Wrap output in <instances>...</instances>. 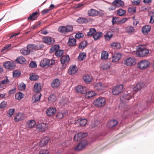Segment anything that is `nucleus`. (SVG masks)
Listing matches in <instances>:
<instances>
[{"label": "nucleus", "instance_id": "obj_1", "mask_svg": "<svg viewBox=\"0 0 154 154\" xmlns=\"http://www.w3.org/2000/svg\"><path fill=\"white\" fill-rule=\"evenodd\" d=\"M106 103V99L100 97L94 100L93 102L94 105L96 107H100L104 106Z\"/></svg>", "mask_w": 154, "mask_h": 154}, {"label": "nucleus", "instance_id": "obj_2", "mask_svg": "<svg viewBox=\"0 0 154 154\" xmlns=\"http://www.w3.org/2000/svg\"><path fill=\"white\" fill-rule=\"evenodd\" d=\"M73 29V27L72 26H62L59 27L58 30L60 33L66 34L71 32Z\"/></svg>", "mask_w": 154, "mask_h": 154}, {"label": "nucleus", "instance_id": "obj_3", "mask_svg": "<svg viewBox=\"0 0 154 154\" xmlns=\"http://www.w3.org/2000/svg\"><path fill=\"white\" fill-rule=\"evenodd\" d=\"M150 62L147 60H141L137 64L138 67L141 69H144L147 68L150 65Z\"/></svg>", "mask_w": 154, "mask_h": 154}, {"label": "nucleus", "instance_id": "obj_4", "mask_svg": "<svg viewBox=\"0 0 154 154\" xmlns=\"http://www.w3.org/2000/svg\"><path fill=\"white\" fill-rule=\"evenodd\" d=\"M138 49H139V50L135 53L136 56L137 57L145 56L149 53V50L146 48H140L138 47Z\"/></svg>", "mask_w": 154, "mask_h": 154}, {"label": "nucleus", "instance_id": "obj_5", "mask_svg": "<svg viewBox=\"0 0 154 154\" xmlns=\"http://www.w3.org/2000/svg\"><path fill=\"white\" fill-rule=\"evenodd\" d=\"M123 85H117L112 89V93L114 95H118L122 91Z\"/></svg>", "mask_w": 154, "mask_h": 154}, {"label": "nucleus", "instance_id": "obj_6", "mask_svg": "<svg viewBox=\"0 0 154 154\" xmlns=\"http://www.w3.org/2000/svg\"><path fill=\"white\" fill-rule=\"evenodd\" d=\"M3 66L6 69L10 70L14 69L16 67V65L14 62L10 61H7L4 62Z\"/></svg>", "mask_w": 154, "mask_h": 154}, {"label": "nucleus", "instance_id": "obj_7", "mask_svg": "<svg viewBox=\"0 0 154 154\" xmlns=\"http://www.w3.org/2000/svg\"><path fill=\"white\" fill-rule=\"evenodd\" d=\"M87 144V142L86 140H83L78 144L75 148V150L77 151H81L85 147Z\"/></svg>", "mask_w": 154, "mask_h": 154}, {"label": "nucleus", "instance_id": "obj_8", "mask_svg": "<svg viewBox=\"0 0 154 154\" xmlns=\"http://www.w3.org/2000/svg\"><path fill=\"white\" fill-rule=\"evenodd\" d=\"M136 63V59L133 57H129L124 61L125 64L127 66L134 65Z\"/></svg>", "mask_w": 154, "mask_h": 154}, {"label": "nucleus", "instance_id": "obj_9", "mask_svg": "<svg viewBox=\"0 0 154 154\" xmlns=\"http://www.w3.org/2000/svg\"><path fill=\"white\" fill-rule=\"evenodd\" d=\"M43 42L49 45L54 44L55 42L54 38L50 36H45L43 38Z\"/></svg>", "mask_w": 154, "mask_h": 154}, {"label": "nucleus", "instance_id": "obj_10", "mask_svg": "<svg viewBox=\"0 0 154 154\" xmlns=\"http://www.w3.org/2000/svg\"><path fill=\"white\" fill-rule=\"evenodd\" d=\"M76 91L81 94H85L86 93L87 88L85 86L79 85L75 88Z\"/></svg>", "mask_w": 154, "mask_h": 154}, {"label": "nucleus", "instance_id": "obj_11", "mask_svg": "<svg viewBox=\"0 0 154 154\" xmlns=\"http://www.w3.org/2000/svg\"><path fill=\"white\" fill-rule=\"evenodd\" d=\"M48 126L47 124L44 123H41L38 124L36 126V129L39 131L43 132L47 128Z\"/></svg>", "mask_w": 154, "mask_h": 154}, {"label": "nucleus", "instance_id": "obj_12", "mask_svg": "<svg viewBox=\"0 0 154 154\" xmlns=\"http://www.w3.org/2000/svg\"><path fill=\"white\" fill-rule=\"evenodd\" d=\"M87 122V119H79L76 120L75 122V124L77 127L85 125Z\"/></svg>", "mask_w": 154, "mask_h": 154}, {"label": "nucleus", "instance_id": "obj_13", "mask_svg": "<svg viewBox=\"0 0 154 154\" xmlns=\"http://www.w3.org/2000/svg\"><path fill=\"white\" fill-rule=\"evenodd\" d=\"M99 12L96 9L91 8L88 11V14L89 16L95 17L97 16Z\"/></svg>", "mask_w": 154, "mask_h": 154}, {"label": "nucleus", "instance_id": "obj_14", "mask_svg": "<svg viewBox=\"0 0 154 154\" xmlns=\"http://www.w3.org/2000/svg\"><path fill=\"white\" fill-rule=\"evenodd\" d=\"M25 118V115L23 113L19 112L16 114L14 117V120L15 122H17L24 120Z\"/></svg>", "mask_w": 154, "mask_h": 154}, {"label": "nucleus", "instance_id": "obj_15", "mask_svg": "<svg viewBox=\"0 0 154 154\" xmlns=\"http://www.w3.org/2000/svg\"><path fill=\"white\" fill-rule=\"evenodd\" d=\"M56 108L49 107L46 110V112L47 115L49 116H54L56 112Z\"/></svg>", "mask_w": 154, "mask_h": 154}, {"label": "nucleus", "instance_id": "obj_16", "mask_svg": "<svg viewBox=\"0 0 154 154\" xmlns=\"http://www.w3.org/2000/svg\"><path fill=\"white\" fill-rule=\"evenodd\" d=\"M108 3L114 5L117 7H122L124 5V2L121 0H114L112 3L108 2Z\"/></svg>", "mask_w": 154, "mask_h": 154}, {"label": "nucleus", "instance_id": "obj_17", "mask_svg": "<svg viewBox=\"0 0 154 154\" xmlns=\"http://www.w3.org/2000/svg\"><path fill=\"white\" fill-rule=\"evenodd\" d=\"M60 84V82L59 79H54L51 83V86L53 88H56L58 87Z\"/></svg>", "mask_w": 154, "mask_h": 154}, {"label": "nucleus", "instance_id": "obj_18", "mask_svg": "<svg viewBox=\"0 0 154 154\" xmlns=\"http://www.w3.org/2000/svg\"><path fill=\"white\" fill-rule=\"evenodd\" d=\"M68 113V112L66 110L62 111L57 114L56 117L58 119H61L67 115Z\"/></svg>", "mask_w": 154, "mask_h": 154}, {"label": "nucleus", "instance_id": "obj_19", "mask_svg": "<svg viewBox=\"0 0 154 154\" xmlns=\"http://www.w3.org/2000/svg\"><path fill=\"white\" fill-rule=\"evenodd\" d=\"M50 60L48 59L44 58L40 62V66L43 67L46 66H49Z\"/></svg>", "mask_w": 154, "mask_h": 154}, {"label": "nucleus", "instance_id": "obj_20", "mask_svg": "<svg viewBox=\"0 0 154 154\" xmlns=\"http://www.w3.org/2000/svg\"><path fill=\"white\" fill-rule=\"evenodd\" d=\"M78 69L75 65L70 66L68 70V73L70 75L75 74L77 72Z\"/></svg>", "mask_w": 154, "mask_h": 154}, {"label": "nucleus", "instance_id": "obj_21", "mask_svg": "<svg viewBox=\"0 0 154 154\" xmlns=\"http://www.w3.org/2000/svg\"><path fill=\"white\" fill-rule=\"evenodd\" d=\"M122 55V54L119 52L115 54L114 56L112 57V61L113 62H118L120 59Z\"/></svg>", "mask_w": 154, "mask_h": 154}, {"label": "nucleus", "instance_id": "obj_22", "mask_svg": "<svg viewBox=\"0 0 154 154\" xmlns=\"http://www.w3.org/2000/svg\"><path fill=\"white\" fill-rule=\"evenodd\" d=\"M151 27L149 25H145L142 28V32L144 35H147L149 32Z\"/></svg>", "mask_w": 154, "mask_h": 154}, {"label": "nucleus", "instance_id": "obj_23", "mask_svg": "<svg viewBox=\"0 0 154 154\" xmlns=\"http://www.w3.org/2000/svg\"><path fill=\"white\" fill-rule=\"evenodd\" d=\"M41 88V85L40 83H35L34 85L33 90L34 92L36 93H40Z\"/></svg>", "mask_w": 154, "mask_h": 154}, {"label": "nucleus", "instance_id": "obj_24", "mask_svg": "<svg viewBox=\"0 0 154 154\" xmlns=\"http://www.w3.org/2000/svg\"><path fill=\"white\" fill-rule=\"evenodd\" d=\"M42 95L40 93H36L32 97V102L35 103L40 100Z\"/></svg>", "mask_w": 154, "mask_h": 154}, {"label": "nucleus", "instance_id": "obj_25", "mask_svg": "<svg viewBox=\"0 0 154 154\" xmlns=\"http://www.w3.org/2000/svg\"><path fill=\"white\" fill-rule=\"evenodd\" d=\"M118 122L115 120H111L107 123V126L109 128H112L116 126L118 124Z\"/></svg>", "mask_w": 154, "mask_h": 154}, {"label": "nucleus", "instance_id": "obj_26", "mask_svg": "<svg viewBox=\"0 0 154 154\" xmlns=\"http://www.w3.org/2000/svg\"><path fill=\"white\" fill-rule=\"evenodd\" d=\"M69 60V57L68 55H66L62 56L60 59L61 63L63 66L65 63L68 62Z\"/></svg>", "mask_w": 154, "mask_h": 154}, {"label": "nucleus", "instance_id": "obj_27", "mask_svg": "<svg viewBox=\"0 0 154 154\" xmlns=\"http://www.w3.org/2000/svg\"><path fill=\"white\" fill-rule=\"evenodd\" d=\"M50 139L48 137H46L42 139L39 143V145L41 146H43L48 143Z\"/></svg>", "mask_w": 154, "mask_h": 154}, {"label": "nucleus", "instance_id": "obj_28", "mask_svg": "<svg viewBox=\"0 0 154 154\" xmlns=\"http://www.w3.org/2000/svg\"><path fill=\"white\" fill-rule=\"evenodd\" d=\"M77 23L80 24L86 23L88 22V20L85 17H79L77 20Z\"/></svg>", "mask_w": 154, "mask_h": 154}, {"label": "nucleus", "instance_id": "obj_29", "mask_svg": "<svg viewBox=\"0 0 154 154\" xmlns=\"http://www.w3.org/2000/svg\"><path fill=\"white\" fill-rule=\"evenodd\" d=\"M144 84L142 82H140L138 83L137 84L136 87L133 88V90L134 91H137L144 87Z\"/></svg>", "mask_w": 154, "mask_h": 154}, {"label": "nucleus", "instance_id": "obj_30", "mask_svg": "<svg viewBox=\"0 0 154 154\" xmlns=\"http://www.w3.org/2000/svg\"><path fill=\"white\" fill-rule=\"evenodd\" d=\"M94 88L95 89L99 91L103 90L104 88V87L103 85H102L101 83L99 82L94 85Z\"/></svg>", "mask_w": 154, "mask_h": 154}, {"label": "nucleus", "instance_id": "obj_31", "mask_svg": "<svg viewBox=\"0 0 154 154\" xmlns=\"http://www.w3.org/2000/svg\"><path fill=\"white\" fill-rule=\"evenodd\" d=\"M109 47L112 49H119L121 47V44L119 42H112L109 45Z\"/></svg>", "mask_w": 154, "mask_h": 154}, {"label": "nucleus", "instance_id": "obj_32", "mask_svg": "<svg viewBox=\"0 0 154 154\" xmlns=\"http://www.w3.org/2000/svg\"><path fill=\"white\" fill-rule=\"evenodd\" d=\"M21 54L24 55H26L29 54L30 52V50L26 48H23L20 50Z\"/></svg>", "mask_w": 154, "mask_h": 154}, {"label": "nucleus", "instance_id": "obj_33", "mask_svg": "<svg viewBox=\"0 0 154 154\" xmlns=\"http://www.w3.org/2000/svg\"><path fill=\"white\" fill-rule=\"evenodd\" d=\"M76 40L73 38H69L68 42V44L70 46H73L75 45Z\"/></svg>", "mask_w": 154, "mask_h": 154}, {"label": "nucleus", "instance_id": "obj_34", "mask_svg": "<svg viewBox=\"0 0 154 154\" xmlns=\"http://www.w3.org/2000/svg\"><path fill=\"white\" fill-rule=\"evenodd\" d=\"M36 124V122L34 120H30L28 121L26 127L27 128H31L34 126Z\"/></svg>", "mask_w": 154, "mask_h": 154}, {"label": "nucleus", "instance_id": "obj_35", "mask_svg": "<svg viewBox=\"0 0 154 154\" xmlns=\"http://www.w3.org/2000/svg\"><path fill=\"white\" fill-rule=\"evenodd\" d=\"M113 35L112 32H107L104 35L105 39L106 41H109Z\"/></svg>", "mask_w": 154, "mask_h": 154}, {"label": "nucleus", "instance_id": "obj_36", "mask_svg": "<svg viewBox=\"0 0 154 154\" xmlns=\"http://www.w3.org/2000/svg\"><path fill=\"white\" fill-rule=\"evenodd\" d=\"M26 61L25 58L22 56H20L17 58L16 61L18 63L22 64L24 63Z\"/></svg>", "mask_w": 154, "mask_h": 154}, {"label": "nucleus", "instance_id": "obj_37", "mask_svg": "<svg viewBox=\"0 0 154 154\" xmlns=\"http://www.w3.org/2000/svg\"><path fill=\"white\" fill-rule=\"evenodd\" d=\"M108 55L109 54L107 51H103L101 53V58L102 60H106L108 58Z\"/></svg>", "mask_w": 154, "mask_h": 154}, {"label": "nucleus", "instance_id": "obj_38", "mask_svg": "<svg viewBox=\"0 0 154 154\" xmlns=\"http://www.w3.org/2000/svg\"><path fill=\"white\" fill-rule=\"evenodd\" d=\"M38 14V12L37 11L32 13L28 17V20H34L36 19L37 17V15Z\"/></svg>", "mask_w": 154, "mask_h": 154}, {"label": "nucleus", "instance_id": "obj_39", "mask_svg": "<svg viewBox=\"0 0 154 154\" xmlns=\"http://www.w3.org/2000/svg\"><path fill=\"white\" fill-rule=\"evenodd\" d=\"M102 33L100 32H96L93 35V38L95 40H96L100 38L102 35Z\"/></svg>", "mask_w": 154, "mask_h": 154}, {"label": "nucleus", "instance_id": "obj_40", "mask_svg": "<svg viewBox=\"0 0 154 154\" xmlns=\"http://www.w3.org/2000/svg\"><path fill=\"white\" fill-rule=\"evenodd\" d=\"M24 96L23 94L19 92L15 94V98L16 99L20 100Z\"/></svg>", "mask_w": 154, "mask_h": 154}, {"label": "nucleus", "instance_id": "obj_41", "mask_svg": "<svg viewBox=\"0 0 154 154\" xmlns=\"http://www.w3.org/2000/svg\"><path fill=\"white\" fill-rule=\"evenodd\" d=\"M96 95L94 91H90L87 92L85 94V97L88 98H90Z\"/></svg>", "mask_w": 154, "mask_h": 154}, {"label": "nucleus", "instance_id": "obj_42", "mask_svg": "<svg viewBox=\"0 0 154 154\" xmlns=\"http://www.w3.org/2000/svg\"><path fill=\"white\" fill-rule=\"evenodd\" d=\"M83 79L86 82H91L92 79L91 77L88 74L85 75L83 77Z\"/></svg>", "mask_w": 154, "mask_h": 154}, {"label": "nucleus", "instance_id": "obj_43", "mask_svg": "<svg viewBox=\"0 0 154 154\" xmlns=\"http://www.w3.org/2000/svg\"><path fill=\"white\" fill-rule=\"evenodd\" d=\"M136 8L134 6L129 7L128 9V12L130 14H133L136 12Z\"/></svg>", "mask_w": 154, "mask_h": 154}, {"label": "nucleus", "instance_id": "obj_44", "mask_svg": "<svg viewBox=\"0 0 154 154\" xmlns=\"http://www.w3.org/2000/svg\"><path fill=\"white\" fill-rule=\"evenodd\" d=\"M39 78V76L35 73H32L30 75L29 79L31 81H35Z\"/></svg>", "mask_w": 154, "mask_h": 154}, {"label": "nucleus", "instance_id": "obj_45", "mask_svg": "<svg viewBox=\"0 0 154 154\" xmlns=\"http://www.w3.org/2000/svg\"><path fill=\"white\" fill-rule=\"evenodd\" d=\"M86 54L85 52H82L79 54L78 57V59L79 61L83 60L86 57Z\"/></svg>", "mask_w": 154, "mask_h": 154}, {"label": "nucleus", "instance_id": "obj_46", "mask_svg": "<svg viewBox=\"0 0 154 154\" xmlns=\"http://www.w3.org/2000/svg\"><path fill=\"white\" fill-rule=\"evenodd\" d=\"M21 74V72L19 70H14L13 72V77L14 78L19 77L20 76Z\"/></svg>", "mask_w": 154, "mask_h": 154}, {"label": "nucleus", "instance_id": "obj_47", "mask_svg": "<svg viewBox=\"0 0 154 154\" xmlns=\"http://www.w3.org/2000/svg\"><path fill=\"white\" fill-rule=\"evenodd\" d=\"M64 53V51L58 49L55 52V55L58 57L61 56Z\"/></svg>", "mask_w": 154, "mask_h": 154}, {"label": "nucleus", "instance_id": "obj_48", "mask_svg": "<svg viewBox=\"0 0 154 154\" xmlns=\"http://www.w3.org/2000/svg\"><path fill=\"white\" fill-rule=\"evenodd\" d=\"M59 46L57 45H53L50 49V53H53L56 50L59 49Z\"/></svg>", "mask_w": 154, "mask_h": 154}, {"label": "nucleus", "instance_id": "obj_49", "mask_svg": "<svg viewBox=\"0 0 154 154\" xmlns=\"http://www.w3.org/2000/svg\"><path fill=\"white\" fill-rule=\"evenodd\" d=\"M126 31L128 33L131 34L134 32L135 29L133 27L129 26L127 27Z\"/></svg>", "mask_w": 154, "mask_h": 154}, {"label": "nucleus", "instance_id": "obj_50", "mask_svg": "<svg viewBox=\"0 0 154 154\" xmlns=\"http://www.w3.org/2000/svg\"><path fill=\"white\" fill-rule=\"evenodd\" d=\"M126 12V10L120 9L117 11V14L119 16H122L124 15Z\"/></svg>", "mask_w": 154, "mask_h": 154}, {"label": "nucleus", "instance_id": "obj_51", "mask_svg": "<svg viewBox=\"0 0 154 154\" xmlns=\"http://www.w3.org/2000/svg\"><path fill=\"white\" fill-rule=\"evenodd\" d=\"M56 97L54 94H51L48 97V100L52 102H54L56 100Z\"/></svg>", "mask_w": 154, "mask_h": 154}, {"label": "nucleus", "instance_id": "obj_52", "mask_svg": "<svg viewBox=\"0 0 154 154\" xmlns=\"http://www.w3.org/2000/svg\"><path fill=\"white\" fill-rule=\"evenodd\" d=\"M87 42L85 41H82L79 46V49L84 48L86 46Z\"/></svg>", "mask_w": 154, "mask_h": 154}, {"label": "nucleus", "instance_id": "obj_53", "mask_svg": "<svg viewBox=\"0 0 154 154\" xmlns=\"http://www.w3.org/2000/svg\"><path fill=\"white\" fill-rule=\"evenodd\" d=\"M96 32V30L94 28H91L88 32L87 33V35L88 36H91L93 35V34Z\"/></svg>", "mask_w": 154, "mask_h": 154}, {"label": "nucleus", "instance_id": "obj_54", "mask_svg": "<svg viewBox=\"0 0 154 154\" xmlns=\"http://www.w3.org/2000/svg\"><path fill=\"white\" fill-rule=\"evenodd\" d=\"M87 133H79L77 134V136L82 139L87 135Z\"/></svg>", "mask_w": 154, "mask_h": 154}, {"label": "nucleus", "instance_id": "obj_55", "mask_svg": "<svg viewBox=\"0 0 154 154\" xmlns=\"http://www.w3.org/2000/svg\"><path fill=\"white\" fill-rule=\"evenodd\" d=\"M15 111V109H10L7 113V116L8 117H11Z\"/></svg>", "mask_w": 154, "mask_h": 154}, {"label": "nucleus", "instance_id": "obj_56", "mask_svg": "<svg viewBox=\"0 0 154 154\" xmlns=\"http://www.w3.org/2000/svg\"><path fill=\"white\" fill-rule=\"evenodd\" d=\"M154 22V10L151 11V14L150 17V23H153Z\"/></svg>", "mask_w": 154, "mask_h": 154}, {"label": "nucleus", "instance_id": "obj_57", "mask_svg": "<svg viewBox=\"0 0 154 154\" xmlns=\"http://www.w3.org/2000/svg\"><path fill=\"white\" fill-rule=\"evenodd\" d=\"M110 66V64H108V63H104V65L102 67V68L103 69L105 70L109 68Z\"/></svg>", "mask_w": 154, "mask_h": 154}, {"label": "nucleus", "instance_id": "obj_58", "mask_svg": "<svg viewBox=\"0 0 154 154\" xmlns=\"http://www.w3.org/2000/svg\"><path fill=\"white\" fill-rule=\"evenodd\" d=\"M122 97L124 99H125L129 100L131 98V96L130 94H125L123 95Z\"/></svg>", "mask_w": 154, "mask_h": 154}, {"label": "nucleus", "instance_id": "obj_59", "mask_svg": "<svg viewBox=\"0 0 154 154\" xmlns=\"http://www.w3.org/2000/svg\"><path fill=\"white\" fill-rule=\"evenodd\" d=\"M37 65L35 61H32L29 64V66L32 68H35Z\"/></svg>", "mask_w": 154, "mask_h": 154}, {"label": "nucleus", "instance_id": "obj_60", "mask_svg": "<svg viewBox=\"0 0 154 154\" xmlns=\"http://www.w3.org/2000/svg\"><path fill=\"white\" fill-rule=\"evenodd\" d=\"M9 82V81L7 78L6 79H5L0 82V88H1V84L4 85L5 84H8Z\"/></svg>", "mask_w": 154, "mask_h": 154}, {"label": "nucleus", "instance_id": "obj_61", "mask_svg": "<svg viewBox=\"0 0 154 154\" xmlns=\"http://www.w3.org/2000/svg\"><path fill=\"white\" fill-rule=\"evenodd\" d=\"M35 46V44H29L27 45V48L30 49H30L34 50Z\"/></svg>", "mask_w": 154, "mask_h": 154}, {"label": "nucleus", "instance_id": "obj_62", "mask_svg": "<svg viewBox=\"0 0 154 154\" xmlns=\"http://www.w3.org/2000/svg\"><path fill=\"white\" fill-rule=\"evenodd\" d=\"M83 36H84V35L82 33L79 32V33H77L76 34V35L75 36V38H80L83 37Z\"/></svg>", "mask_w": 154, "mask_h": 154}, {"label": "nucleus", "instance_id": "obj_63", "mask_svg": "<svg viewBox=\"0 0 154 154\" xmlns=\"http://www.w3.org/2000/svg\"><path fill=\"white\" fill-rule=\"evenodd\" d=\"M52 9H45L42 11V15H45L49 12Z\"/></svg>", "mask_w": 154, "mask_h": 154}, {"label": "nucleus", "instance_id": "obj_64", "mask_svg": "<svg viewBox=\"0 0 154 154\" xmlns=\"http://www.w3.org/2000/svg\"><path fill=\"white\" fill-rule=\"evenodd\" d=\"M49 152L47 149H44L40 151L39 154H48Z\"/></svg>", "mask_w": 154, "mask_h": 154}]
</instances>
